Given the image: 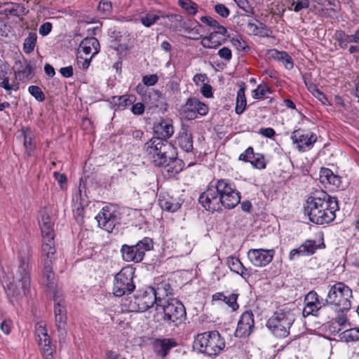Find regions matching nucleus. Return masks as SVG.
<instances>
[{
  "label": "nucleus",
  "instance_id": "obj_1",
  "mask_svg": "<svg viewBox=\"0 0 359 359\" xmlns=\"http://www.w3.org/2000/svg\"><path fill=\"white\" fill-rule=\"evenodd\" d=\"M32 255L29 251L19 253V266L16 272L15 280L8 286V296L19 299L29 292L31 285V260Z\"/></svg>",
  "mask_w": 359,
  "mask_h": 359
},
{
  "label": "nucleus",
  "instance_id": "obj_2",
  "mask_svg": "<svg viewBox=\"0 0 359 359\" xmlns=\"http://www.w3.org/2000/svg\"><path fill=\"white\" fill-rule=\"evenodd\" d=\"M224 339L217 331L198 334L194 342V348L209 356L217 355L225 348Z\"/></svg>",
  "mask_w": 359,
  "mask_h": 359
},
{
  "label": "nucleus",
  "instance_id": "obj_3",
  "mask_svg": "<svg viewBox=\"0 0 359 359\" xmlns=\"http://www.w3.org/2000/svg\"><path fill=\"white\" fill-rule=\"evenodd\" d=\"M352 290L343 282L330 285L325 304L334 306L339 311H348L351 307Z\"/></svg>",
  "mask_w": 359,
  "mask_h": 359
},
{
  "label": "nucleus",
  "instance_id": "obj_4",
  "mask_svg": "<svg viewBox=\"0 0 359 359\" xmlns=\"http://www.w3.org/2000/svg\"><path fill=\"white\" fill-rule=\"evenodd\" d=\"M173 145L160 137H152L144 145V150L156 165H161L173 158Z\"/></svg>",
  "mask_w": 359,
  "mask_h": 359
},
{
  "label": "nucleus",
  "instance_id": "obj_5",
  "mask_svg": "<svg viewBox=\"0 0 359 359\" xmlns=\"http://www.w3.org/2000/svg\"><path fill=\"white\" fill-rule=\"evenodd\" d=\"M339 210L338 203L330 204L310 203H306L304 214L308 215L309 220L316 224H328L335 217V212Z\"/></svg>",
  "mask_w": 359,
  "mask_h": 359
},
{
  "label": "nucleus",
  "instance_id": "obj_6",
  "mask_svg": "<svg viewBox=\"0 0 359 359\" xmlns=\"http://www.w3.org/2000/svg\"><path fill=\"white\" fill-rule=\"evenodd\" d=\"M294 322V315L292 311L280 309L268 319L266 326L276 337H286Z\"/></svg>",
  "mask_w": 359,
  "mask_h": 359
},
{
  "label": "nucleus",
  "instance_id": "obj_7",
  "mask_svg": "<svg viewBox=\"0 0 359 359\" xmlns=\"http://www.w3.org/2000/svg\"><path fill=\"white\" fill-rule=\"evenodd\" d=\"M160 306L163 311V320L169 326L177 327L186 320L185 307L177 299H168Z\"/></svg>",
  "mask_w": 359,
  "mask_h": 359
},
{
  "label": "nucleus",
  "instance_id": "obj_8",
  "mask_svg": "<svg viewBox=\"0 0 359 359\" xmlns=\"http://www.w3.org/2000/svg\"><path fill=\"white\" fill-rule=\"evenodd\" d=\"M135 269L132 266L123 267L114 278L113 287L114 294L116 297H122L132 293L135 285L133 282Z\"/></svg>",
  "mask_w": 359,
  "mask_h": 359
},
{
  "label": "nucleus",
  "instance_id": "obj_9",
  "mask_svg": "<svg viewBox=\"0 0 359 359\" xmlns=\"http://www.w3.org/2000/svg\"><path fill=\"white\" fill-rule=\"evenodd\" d=\"M153 248V241L148 237L144 238L135 245H123L121 252L123 260L126 262H140L144 259L145 252Z\"/></svg>",
  "mask_w": 359,
  "mask_h": 359
},
{
  "label": "nucleus",
  "instance_id": "obj_10",
  "mask_svg": "<svg viewBox=\"0 0 359 359\" xmlns=\"http://www.w3.org/2000/svg\"><path fill=\"white\" fill-rule=\"evenodd\" d=\"M161 299H158L154 289L145 291L139 295H135L133 300L129 304L131 311L144 312L152 307L156 303L157 306H161Z\"/></svg>",
  "mask_w": 359,
  "mask_h": 359
},
{
  "label": "nucleus",
  "instance_id": "obj_11",
  "mask_svg": "<svg viewBox=\"0 0 359 359\" xmlns=\"http://www.w3.org/2000/svg\"><path fill=\"white\" fill-rule=\"evenodd\" d=\"M39 222L42 235L41 252H56L54 231L50 216L46 212H42Z\"/></svg>",
  "mask_w": 359,
  "mask_h": 359
},
{
  "label": "nucleus",
  "instance_id": "obj_12",
  "mask_svg": "<svg viewBox=\"0 0 359 359\" xmlns=\"http://www.w3.org/2000/svg\"><path fill=\"white\" fill-rule=\"evenodd\" d=\"M55 252L46 251L41 252V263L42 265V278L43 283L49 289H53L55 274L53 270V259Z\"/></svg>",
  "mask_w": 359,
  "mask_h": 359
},
{
  "label": "nucleus",
  "instance_id": "obj_13",
  "mask_svg": "<svg viewBox=\"0 0 359 359\" xmlns=\"http://www.w3.org/2000/svg\"><path fill=\"white\" fill-rule=\"evenodd\" d=\"M274 254L273 249L259 248L249 250L247 255L252 265L256 267H264L273 260Z\"/></svg>",
  "mask_w": 359,
  "mask_h": 359
},
{
  "label": "nucleus",
  "instance_id": "obj_14",
  "mask_svg": "<svg viewBox=\"0 0 359 359\" xmlns=\"http://www.w3.org/2000/svg\"><path fill=\"white\" fill-rule=\"evenodd\" d=\"M217 190L214 187H210L203 192L198 198L199 203L208 211L221 212L222 210L219 206L220 198L217 194Z\"/></svg>",
  "mask_w": 359,
  "mask_h": 359
},
{
  "label": "nucleus",
  "instance_id": "obj_15",
  "mask_svg": "<svg viewBox=\"0 0 359 359\" xmlns=\"http://www.w3.org/2000/svg\"><path fill=\"white\" fill-rule=\"evenodd\" d=\"M291 139L297 144L299 151H304L306 148L310 149L317 140L315 133L304 130L298 129L292 132Z\"/></svg>",
  "mask_w": 359,
  "mask_h": 359
},
{
  "label": "nucleus",
  "instance_id": "obj_16",
  "mask_svg": "<svg viewBox=\"0 0 359 359\" xmlns=\"http://www.w3.org/2000/svg\"><path fill=\"white\" fill-rule=\"evenodd\" d=\"M255 325L254 315L251 311H245L240 317L235 335L237 337H248Z\"/></svg>",
  "mask_w": 359,
  "mask_h": 359
},
{
  "label": "nucleus",
  "instance_id": "obj_17",
  "mask_svg": "<svg viewBox=\"0 0 359 359\" xmlns=\"http://www.w3.org/2000/svg\"><path fill=\"white\" fill-rule=\"evenodd\" d=\"M239 161L250 162L251 165L257 169H264L266 168V161L263 154L255 153L252 147H249L244 153L240 154Z\"/></svg>",
  "mask_w": 359,
  "mask_h": 359
},
{
  "label": "nucleus",
  "instance_id": "obj_18",
  "mask_svg": "<svg viewBox=\"0 0 359 359\" xmlns=\"http://www.w3.org/2000/svg\"><path fill=\"white\" fill-rule=\"evenodd\" d=\"M95 219L99 226L108 232H111L113 230L116 222V216L114 212L110 211L108 207H104Z\"/></svg>",
  "mask_w": 359,
  "mask_h": 359
},
{
  "label": "nucleus",
  "instance_id": "obj_19",
  "mask_svg": "<svg viewBox=\"0 0 359 359\" xmlns=\"http://www.w3.org/2000/svg\"><path fill=\"white\" fill-rule=\"evenodd\" d=\"M154 132L162 140H167L174 133V127L171 120L161 118L154 124Z\"/></svg>",
  "mask_w": 359,
  "mask_h": 359
},
{
  "label": "nucleus",
  "instance_id": "obj_20",
  "mask_svg": "<svg viewBox=\"0 0 359 359\" xmlns=\"http://www.w3.org/2000/svg\"><path fill=\"white\" fill-rule=\"evenodd\" d=\"M93 50H94V52L92 53L91 57L97 54L100 51V43L98 40L95 37L86 38L79 45L78 54H80L81 51H82L85 55H89L92 53Z\"/></svg>",
  "mask_w": 359,
  "mask_h": 359
},
{
  "label": "nucleus",
  "instance_id": "obj_21",
  "mask_svg": "<svg viewBox=\"0 0 359 359\" xmlns=\"http://www.w3.org/2000/svg\"><path fill=\"white\" fill-rule=\"evenodd\" d=\"M159 205L165 211L175 212L181 208L182 203L179 199L169 196H164L159 198Z\"/></svg>",
  "mask_w": 359,
  "mask_h": 359
},
{
  "label": "nucleus",
  "instance_id": "obj_22",
  "mask_svg": "<svg viewBox=\"0 0 359 359\" xmlns=\"http://www.w3.org/2000/svg\"><path fill=\"white\" fill-rule=\"evenodd\" d=\"M327 203L330 204L331 202L333 203H338L337 198L330 196L325 191L323 190H318L313 193L312 196L308 198L306 203Z\"/></svg>",
  "mask_w": 359,
  "mask_h": 359
},
{
  "label": "nucleus",
  "instance_id": "obj_23",
  "mask_svg": "<svg viewBox=\"0 0 359 359\" xmlns=\"http://www.w3.org/2000/svg\"><path fill=\"white\" fill-rule=\"evenodd\" d=\"M177 144L186 152L193 150V137L190 132L183 129L177 138Z\"/></svg>",
  "mask_w": 359,
  "mask_h": 359
},
{
  "label": "nucleus",
  "instance_id": "obj_24",
  "mask_svg": "<svg viewBox=\"0 0 359 359\" xmlns=\"http://www.w3.org/2000/svg\"><path fill=\"white\" fill-rule=\"evenodd\" d=\"M184 106L187 111H194L201 116H204L208 112V106L196 97L189 98Z\"/></svg>",
  "mask_w": 359,
  "mask_h": 359
},
{
  "label": "nucleus",
  "instance_id": "obj_25",
  "mask_svg": "<svg viewBox=\"0 0 359 359\" xmlns=\"http://www.w3.org/2000/svg\"><path fill=\"white\" fill-rule=\"evenodd\" d=\"M237 85L239 87V90L237 92L235 111L237 114H241L245 111L247 104L245 95L246 85L243 81L238 82Z\"/></svg>",
  "mask_w": 359,
  "mask_h": 359
},
{
  "label": "nucleus",
  "instance_id": "obj_26",
  "mask_svg": "<svg viewBox=\"0 0 359 359\" xmlns=\"http://www.w3.org/2000/svg\"><path fill=\"white\" fill-rule=\"evenodd\" d=\"M238 294L236 293H231L226 296L223 292H217L212 295L213 301H223L227 304L232 311H236L239 306L237 303Z\"/></svg>",
  "mask_w": 359,
  "mask_h": 359
},
{
  "label": "nucleus",
  "instance_id": "obj_27",
  "mask_svg": "<svg viewBox=\"0 0 359 359\" xmlns=\"http://www.w3.org/2000/svg\"><path fill=\"white\" fill-rule=\"evenodd\" d=\"M34 67L32 61L24 60L23 65L21 66V69L15 72L20 81H26L32 79L34 76Z\"/></svg>",
  "mask_w": 359,
  "mask_h": 359
},
{
  "label": "nucleus",
  "instance_id": "obj_28",
  "mask_svg": "<svg viewBox=\"0 0 359 359\" xmlns=\"http://www.w3.org/2000/svg\"><path fill=\"white\" fill-rule=\"evenodd\" d=\"M219 200L221 201V202H219V206L221 208L224 206L226 208L232 209L240 203V193L234 190L226 196H223Z\"/></svg>",
  "mask_w": 359,
  "mask_h": 359
},
{
  "label": "nucleus",
  "instance_id": "obj_29",
  "mask_svg": "<svg viewBox=\"0 0 359 359\" xmlns=\"http://www.w3.org/2000/svg\"><path fill=\"white\" fill-rule=\"evenodd\" d=\"M161 166L166 169V172L171 175H175L179 173L183 167V162L177 158L175 151H173V158L166 161V163Z\"/></svg>",
  "mask_w": 359,
  "mask_h": 359
},
{
  "label": "nucleus",
  "instance_id": "obj_30",
  "mask_svg": "<svg viewBox=\"0 0 359 359\" xmlns=\"http://www.w3.org/2000/svg\"><path fill=\"white\" fill-rule=\"evenodd\" d=\"M320 180L321 182L332 184L335 187H339L341 184L340 177L334 175L329 168L321 169L320 172Z\"/></svg>",
  "mask_w": 359,
  "mask_h": 359
},
{
  "label": "nucleus",
  "instance_id": "obj_31",
  "mask_svg": "<svg viewBox=\"0 0 359 359\" xmlns=\"http://www.w3.org/2000/svg\"><path fill=\"white\" fill-rule=\"evenodd\" d=\"M326 306H327V304H325V300L323 299L320 301V304L316 302L306 303L303 309V315L304 316H308L309 315L318 316L320 310L325 308Z\"/></svg>",
  "mask_w": 359,
  "mask_h": 359
},
{
  "label": "nucleus",
  "instance_id": "obj_32",
  "mask_svg": "<svg viewBox=\"0 0 359 359\" xmlns=\"http://www.w3.org/2000/svg\"><path fill=\"white\" fill-rule=\"evenodd\" d=\"M12 5L11 8H6L3 11H0L5 15H12L16 17H20L22 15H26L29 13V10L25 7L24 5H21L19 4H13L10 3Z\"/></svg>",
  "mask_w": 359,
  "mask_h": 359
},
{
  "label": "nucleus",
  "instance_id": "obj_33",
  "mask_svg": "<svg viewBox=\"0 0 359 359\" xmlns=\"http://www.w3.org/2000/svg\"><path fill=\"white\" fill-rule=\"evenodd\" d=\"M21 133L24 138V147L29 154V152L32 151L34 148V135L32 131L28 128H22Z\"/></svg>",
  "mask_w": 359,
  "mask_h": 359
},
{
  "label": "nucleus",
  "instance_id": "obj_34",
  "mask_svg": "<svg viewBox=\"0 0 359 359\" xmlns=\"http://www.w3.org/2000/svg\"><path fill=\"white\" fill-rule=\"evenodd\" d=\"M36 340L39 346H42L43 343H50V337L48 334L46 328L40 324H37L35 330Z\"/></svg>",
  "mask_w": 359,
  "mask_h": 359
},
{
  "label": "nucleus",
  "instance_id": "obj_35",
  "mask_svg": "<svg viewBox=\"0 0 359 359\" xmlns=\"http://www.w3.org/2000/svg\"><path fill=\"white\" fill-rule=\"evenodd\" d=\"M37 35L36 32H29L25 39L23 43V50L26 54L31 53L36 44Z\"/></svg>",
  "mask_w": 359,
  "mask_h": 359
},
{
  "label": "nucleus",
  "instance_id": "obj_36",
  "mask_svg": "<svg viewBox=\"0 0 359 359\" xmlns=\"http://www.w3.org/2000/svg\"><path fill=\"white\" fill-rule=\"evenodd\" d=\"M271 56L281 61L287 69H291L294 66L292 57L285 52L274 50Z\"/></svg>",
  "mask_w": 359,
  "mask_h": 359
},
{
  "label": "nucleus",
  "instance_id": "obj_37",
  "mask_svg": "<svg viewBox=\"0 0 359 359\" xmlns=\"http://www.w3.org/2000/svg\"><path fill=\"white\" fill-rule=\"evenodd\" d=\"M335 39L341 48H345L350 43H355L353 35H348L344 31L337 32Z\"/></svg>",
  "mask_w": 359,
  "mask_h": 359
},
{
  "label": "nucleus",
  "instance_id": "obj_38",
  "mask_svg": "<svg viewBox=\"0 0 359 359\" xmlns=\"http://www.w3.org/2000/svg\"><path fill=\"white\" fill-rule=\"evenodd\" d=\"M161 98V93L158 90H151L148 95L144 96V101L150 104V107H158Z\"/></svg>",
  "mask_w": 359,
  "mask_h": 359
},
{
  "label": "nucleus",
  "instance_id": "obj_39",
  "mask_svg": "<svg viewBox=\"0 0 359 359\" xmlns=\"http://www.w3.org/2000/svg\"><path fill=\"white\" fill-rule=\"evenodd\" d=\"M214 188L215 190H217L216 193L219 198H222L223 196H226L235 190L232 189L230 184H229L224 180H218Z\"/></svg>",
  "mask_w": 359,
  "mask_h": 359
},
{
  "label": "nucleus",
  "instance_id": "obj_40",
  "mask_svg": "<svg viewBox=\"0 0 359 359\" xmlns=\"http://www.w3.org/2000/svg\"><path fill=\"white\" fill-rule=\"evenodd\" d=\"M299 248L304 255H310L314 254L320 245H318L315 241L307 240Z\"/></svg>",
  "mask_w": 359,
  "mask_h": 359
},
{
  "label": "nucleus",
  "instance_id": "obj_41",
  "mask_svg": "<svg viewBox=\"0 0 359 359\" xmlns=\"http://www.w3.org/2000/svg\"><path fill=\"white\" fill-rule=\"evenodd\" d=\"M55 323L57 330L60 336L66 334L67 316L55 315Z\"/></svg>",
  "mask_w": 359,
  "mask_h": 359
},
{
  "label": "nucleus",
  "instance_id": "obj_42",
  "mask_svg": "<svg viewBox=\"0 0 359 359\" xmlns=\"http://www.w3.org/2000/svg\"><path fill=\"white\" fill-rule=\"evenodd\" d=\"M216 36V32H211L208 36L202 37L201 45L206 48H216L221 45L220 42L214 41L213 39Z\"/></svg>",
  "mask_w": 359,
  "mask_h": 359
},
{
  "label": "nucleus",
  "instance_id": "obj_43",
  "mask_svg": "<svg viewBox=\"0 0 359 359\" xmlns=\"http://www.w3.org/2000/svg\"><path fill=\"white\" fill-rule=\"evenodd\" d=\"M179 5L189 14L194 15L198 11V6L191 0H179Z\"/></svg>",
  "mask_w": 359,
  "mask_h": 359
},
{
  "label": "nucleus",
  "instance_id": "obj_44",
  "mask_svg": "<svg viewBox=\"0 0 359 359\" xmlns=\"http://www.w3.org/2000/svg\"><path fill=\"white\" fill-rule=\"evenodd\" d=\"M159 19V15L154 13V12H149L146 13L144 15H142L140 18V21L145 27H149L154 25Z\"/></svg>",
  "mask_w": 359,
  "mask_h": 359
},
{
  "label": "nucleus",
  "instance_id": "obj_45",
  "mask_svg": "<svg viewBox=\"0 0 359 359\" xmlns=\"http://www.w3.org/2000/svg\"><path fill=\"white\" fill-rule=\"evenodd\" d=\"M342 338L346 341L359 340V327L348 329L342 332Z\"/></svg>",
  "mask_w": 359,
  "mask_h": 359
},
{
  "label": "nucleus",
  "instance_id": "obj_46",
  "mask_svg": "<svg viewBox=\"0 0 359 359\" xmlns=\"http://www.w3.org/2000/svg\"><path fill=\"white\" fill-rule=\"evenodd\" d=\"M29 93L39 102L45 100V94L41 89L37 86H30L28 88Z\"/></svg>",
  "mask_w": 359,
  "mask_h": 359
},
{
  "label": "nucleus",
  "instance_id": "obj_47",
  "mask_svg": "<svg viewBox=\"0 0 359 359\" xmlns=\"http://www.w3.org/2000/svg\"><path fill=\"white\" fill-rule=\"evenodd\" d=\"M156 296L158 295H165L168 296L172 294V288L170 283H161L157 287V289L155 290Z\"/></svg>",
  "mask_w": 359,
  "mask_h": 359
},
{
  "label": "nucleus",
  "instance_id": "obj_48",
  "mask_svg": "<svg viewBox=\"0 0 359 359\" xmlns=\"http://www.w3.org/2000/svg\"><path fill=\"white\" fill-rule=\"evenodd\" d=\"M97 9L102 14L109 15L112 11V4L109 0H101L97 6Z\"/></svg>",
  "mask_w": 359,
  "mask_h": 359
},
{
  "label": "nucleus",
  "instance_id": "obj_49",
  "mask_svg": "<svg viewBox=\"0 0 359 359\" xmlns=\"http://www.w3.org/2000/svg\"><path fill=\"white\" fill-rule=\"evenodd\" d=\"M113 99L116 104H117L118 107H121L122 109L126 108V107L132 104L134 102V97L133 96L129 95H123L118 97V102H116L115 101L116 97H114Z\"/></svg>",
  "mask_w": 359,
  "mask_h": 359
},
{
  "label": "nucleus",
  "instance_id": "obj_50",
  "mask_svg": "<svg viewBox=\"0 0 359 359\" xmlns=\"http://www.w3.org/2000/svg\"><path fill=\"white\" fill-rule=\"evenodd\" d=\"M309 0H297L292 2L291 6L293 8H289L290 10H293L294 12L298 13L302 9H306L309 7Z\"/></svg>",
  "mask_w": 359,
  "mask_h": 359
},
{
  "label": "nucleus",
  "instance_id": "obj_51",
  "mask_svg": "<svg viewBox=\"0 0 359 359\" xmlns=\"http://www.w3.org/2000/svg\"><path fill=\"white\" fill-rule=\"evenodd\" d=\"M40 346L41 353L44 359H53V348L50 343H43Z\"/></svg>",
  "mask_w": 359,
  "mask_h": 359
},
{
  "label": "nucleus",
  "instance_id": "obj_52",
  "mask_svg": "<svg viewBox=\"0 0 359 359\" xmlns=\"http://www.w3.org/2000/svg\"><path fill=\"white\" fill-rule=\"evenodd\" d=\"M227 264L230 269V270L234 273H237L240 270V267H241L243 263L240 261V259L235 257H231L228 258Z\"/></svg>",
  "mask_w": 359,
  "mask_h": 359
},
{
  "label": "nucleus",
  "instance_id": "obj_53",
  "mask_svg": "<svg viewBox=\"0 0 359 359\" xmlns=\"http://www.w3.org/2000/svg\"><path fill=\"white\" fill-rule=\"evenodd\" d=\"M231 43L238 50L246 52L250 49L247 43L241 38H233L231 39Z\"/></svg>",
  "mask_w": 359,
  "mask_h": 359
},
{
  "label": "nucleus",
  "instance_id": "obj_54",
  "mask_svg": "<svg viewBox=\"0 0 359 359\" xmlns=\"http://www.w3.org/2000/svg\"><path fill=\"white\" fill-rule=\"evenodd\" d=\"M267 92H269V88L266 86L259 85L252 90V96L255 99H262Z\"/></svg>",
  "mask_w": 359,
  "mask_h": 359
},
{
  "label": "nucleus",
  "instance_id": "obj_55",
  "mask_svg": "<svg viewBox=\"0 0 359 359\" xmlns=\"http://www.w3.org/2000/svg\"><path fill=\"white\" fill-rule=\"evenodd\" d=\"M215 12L222 18H227L229 15V9L222 4H218L215 6Z\"/></svg>",
  "mask_w": 359,
  "mask_h": 359
},
{
  "label": "nucleus",
  "instance_id": "obj_56",
  "mask_svg": "<svg viewBox=\"0 0 359 359\" xmlns=\"http://www.w3.org/2000/svg\"><path fill=\"white\" fill-rule=\"evenodd\" d=\"M158 80V76L156 74L146 75L142 78V82L147 86H152L155 85Z\"/></svg>",
  "mask_w": 359,
  "mask_h": 359
},
{
  "label": "nucleus",
  "instance_id": "obj_57",
  "mask_svg": "<svg viewBox=\"0 0 359 359\" xmlns=\"http://www.w3.org/2000/svg\"><path fill=\"white\" fill-rule=\"evenodd\" d=\"M55 315L65 316L66 315V309L62 299H59L57 303L55 304L54 307Z\"/></svg>",
  "mask_w": 359,
  "mask_h": 359
},
{
  "label": "nucleus",
  "instance_id": "obj_58",
  "mask_svg": "<svg viewBox=\"0 0 359 359\" xmlns=\"http://www.w3.org/2000/svg\"><path fill=\"white\" fill-rule=\"evenodd\" d=\"M320 301H321V299H319L318 294H317L316 292H315L313 290L310 291L306 295L305 299H304L305 304L306 303H312V302H316L317 304H320Z\"/></svg>",
  "mask_w": 359,
  "mask_h": 359
},
{
  "label": "nucleus",
  "instance_id": "obj_59",
  "mask_svg": "<svg viewBox=\"0 0 359 359\" xmlns=\"http://www.w3.org/2000/svg\"><path fill=\"white\" fill-rule=\"evenodd\" d=\"M218 55L226 61H229L232 57L231 50L227 47H223L218 51Z\"/></svg>",
  "mask_w": 359,
  "mask_h": 359
},
{
  "label": "nucleus",
  "instance_id": "obj_60",
  "mask_svg": "<svg viewBox=\"0 0 359 359\" xmlns=\"http://www.w3.org/2000/svg\"><path fill=\"white\" fill-rule=\"evenodd\" d=\"M91 59V57H90L89 58L84 59L82 56L78 55L77 65L82 69H87L90 64Z\"/></svg>",
  "mask_w": 359,
  "mask_h": 359
},
{
  "label": "nucleus",
  "instance_id": "obj_61",
  "mask_svg": "<svg viewBox=\"0 0 359 359\" xmlns=\"http://www.w3.org/2000/svg\"><path fill=\"white\" fill-rule=\"evenodd\" d=\"M52 29V24L49 22L42 24L39 29V34L42 36L48 35Z\"/></svg>",
  "mask_w": 359,
  "mask_h": 359
},
{
  "label": "nucleus",
  "instance_id": "obj_62",
  "mask_svg": "<svg viewBox=\"0 0 359 359\" xmlns=\"http://www.w3.org/2000/svg\"><path fill=\"white\" fill-rule=\"evenodd\" d=\"M144 105L142 102L133 104L131 111L135 115H141L144 113Z\"/></svg>",
  "mask_w": 359,
  "mask_h": 359
},
{
  "label": "nucleus",
  "instance_id": "obj_63",
  "mask_svg": "<svg viewBox=\"0 0 359 359\" xmlns=\"http://www.w3.org/2000/svg\"><path fill=\"white\" fill-rule=\"evenodd\" d=\"M201 20L202 22L206 24L209 27H211L214 29L216 26L218 25V22L210 16H203L201 18Z\"/></svg>",
  "mask_w": 359,
  "mask_h": 359
},
{
  "label": "nucleus",
  "instance_id": "obj_64",
  "mask_svg": "<svg viewBox=\"0 0 359 359\" xmlns=\"http://www.w3.org/2000/svg\"><path fill=\"white\" fill-rule=\"evenodd\" d=\"M201 92L202 95L205 97L209 98L212 97V88L209 84H203L201 89Z\"/></svg>",
  "mask_w": 359,
  "mask_h": 359
}]
</instances>
